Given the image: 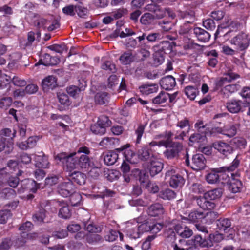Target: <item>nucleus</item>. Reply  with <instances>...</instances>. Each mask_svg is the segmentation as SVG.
I'll return each instance as SVG.
<instances>
[{"mask_svg":"<svg viewBox=\"0 0 250 250\" xmlns=\"http://www.w3.org/2000/svg\"><path fill=\"white\" fill-rule=\"evenodd\" d=\"M103 69L113 72L115 71V65L110 61H106L103 62L101 65Z\"/></svg>","mask_w":250,"mask_h":250,"instance_id":"61","label":"nucleus"},{"mask_svg":"<svg viewBox=\"0 0 250 250\" xmlns=\"http://www.w3.org/2000/svg\"><path fill=\"white\" fill-rule=\"evenodd\" d=\"M139 180L144 186L146 188H149L151 192L155 193L159 191L158 186L155 184H151L148 179V176H146L145 173L140 172Z\"/></svg>","mask_w":250,"mask_h":250,"instance_id":"20","label":"nucleus"},{"mask_svg":"<svg viewBox=\"0 0 250 250\" xmlns=\"http://www.w3.org/2000/svg\"><path fill=\"white\" fill-rule=\"evenodd\" d=\"M88 154H79L76 156L77 159V168L88 169L89 167L91 169L89 171V174L91 177H96L99 175V169L97 167H92L93 164L90 161L87 155Z\"/></svg>","mask_w":250,"mask_h":250,"instance_id":"4","label":"nucleus"},{"mask_svg":"<svg viewBox=\"0 0 250 250\" xmlns=\"http://www.w3.org/2000/svg\"><path fill=\"white\" fill-rule=\"evenodd\" d=\"M242 102L239 100H232L228 102L227 107L228 110L232 113H237L241 109Z\"/></svg>","mask_w":250,"mask_h":250,"instance_id":"28","label":"nucleus"},{"mask_svg":"<svg viewBox=\"0 0 250 250\" xmlns=\"http://www.w3.org/2000/svg\"><path fill=\"white\" fill-rule=\"evenodd\" d=\"M161 87L166 90L172 89L176 85L175 78L170 75L167 76L163 78L160 81Z\"/></svg>","mask_w":250,"mask_h":250,"instance_id":"21","label":"nucleus"},{"mask_svg":"<svg viewBox=\"0 0 250 250\" xmlns=\"http://www.w3.org/2000/svg\"><path fill=\"white\" fill-rule=\"evenodd\" d=\"M0 28L5 34L9 35L14 31L16 27L12 25L10 23H6L4 25L0 24Z\"/></svg>","mask_w":250,"mask_h":250,"instance_id":"58","label":"nucleus"},{"mask_svg":"<svg viewBox=\"0 0 250 250\" xmlns=\"http://www.w3.org/2000/svg\"><path fill=\"white\" fill-rule=\"evenodd\" d=\"M58 98L60 103L64 107H67L70 104L69 98L66 94L59 93Z\"/></svg>","mask_w":250,"mask_h":250,"instance_id":"53","label":"nucleus"},{"mask_svg":"<svg viewBox=\"0 0 250 250\" xmlns=\"http://www.w3.org/2000/svg\"><path fill=\"white\" fill-rule=\"evenodd\" d=\"M1 188L0 187V190ZM16 194L15 191L14 189L9 188H5L0 192V198L4 199H9L13 198Z\"/></svg>","mask_w":250,"mask_h":250,"instance_id":"45","label":"nucleus"},{"mask_svg":"<svg viewBox=\"0 0 250 250\" xmlns=\"http://www.w3.org/2000/svg\"><path fill=\"white\" fill-rule=\"evenodd\" d=\"M184 92L188 98L193 100L198 94L199 91L198 89L195 86H188L185 87Z\"/></svg>","mask_w":250,"mask_h":250,"instance_id":"41","label":"nucleus"},{"mask_svg":"<svg viewBox=\"0 0 250 250\" xmlns=\"http://www.w3.org/2000/svg\"><path fill=\"white\" fill-rule=\"evenodd\" d=\"M109 95L106 92L98 93L95 96L96 103L101 105L107 103Z\"/></svg>","mask_w":250,"mask_h":250,"instance_id":"40","label":"nucleus"},{"mask_svg":"<svg viewBox=\"0 0 250 250\" xmlns=\"http://www.w3.org/2000/svg\"><path fill=\"white\" fill-rule=\"evenodd\" d=\"M146 124L140 125L135 130V134L137 135V143H139L142 136L144 133Z\"/></svg>","mask_w":250,"mask_h":250,"instance_id":"62","label":"nucleus"},{"mask_svg":"<svg viewBox=\"0 0 250 250\" xmlns=\"http://www.w3.org/2000/svg\"><path fill=\"white\" fill-rule=\"evenodd\" d=\"M206 160L203 154H196L193 156L191 167L195 170L203 169L206 166Z\"/></svg>","mask_w":250,"mask_h":250,"instance_id":"11","label":"nucleus"},{"mask_svg":"<svg viewBox=\"0 0 250 250\" xmlns=\"http://www.w3.org/2000/svg\"><path fill=\"white\" fill-rule=\"evenodd\" d=\"M131 223H128L126 229V235L132 239H137L141 236V231L139 229V224L135 222L130 225Z\"/></svg>","mask_w":250,"mask_h":250,"instance_id":"18","label":"nucleus"},{"mask_svg":"<svg viewBox=\"0 0 250 250\" xmlns=\"http://www.w3.org/2000/svg\"><path fill=\"white\" fill-rule=\"evenodd\" d=\"M56 203L61 207L59 212V216L63 219H67L71 216V211L67 204L63 200L57 201Z\"/></svg>","mask_w":250,"mask_h":250,"instance_id":"19","label":"nucleus"},{"mask_svg":"<svg viewBox=\"0 0 250 250\" xmlns=\"http://www.w3.org/2000/svg\"><path fill=\"white\" fill-rule=\"evenodd\" d=\"M117 140L113 137L104 138L100 143V145L104 147H110L113 146Z\"/></svg>","mask_w":250,"mask_h":250,"instance_id":"48","label":"nucleus"},{"mask_svg":"<svg viewBox=\"0 0 250 250\" xmlns=\"http://www.w3.org/2000/svg\"><path fill=\"white\" fill-rule=\"evenodd\" d=\"M239 164V160H238V158L236 157L230 166L227 167H221L220 169H221L223 173H225L226 174V173H227V176L228 177H231L230 173H238V172H234L237 169Z\"/></svg>","mask_w":250,"mask_h":250,"instance_id":"25","label":"nucleus"},{"mask_svg":"<svg viewBox=\"0 0 250 250\" xmlns=\"http://www.w3.org/2000/svg\"><path fill=\"white\" fill-rule=\"evenodd\" d=\"M182 221L178 223L174 227L175 232L183 238H188L193 234L192 230L183 224Z\"/></svg>","mask_w":250,"mask_h":250,"instance_id":"13","label":"nucleus"},{"mask_svg":"<svg viewBox=\"0 0 250 250\" xmlns=\"http://www.w3.org/2000/svg\"><path fill=\"white\" fill-rule=\"evenodd\" d=\"M12 103V99L10 97H5L0 100V107L6 109L9 107Z\"/></svg>","mask_w":250,"mask_h":250,"instance_id":"64","label":"nucleus"},{"mask_svg":"<svg viewBox=\"0 0 250 250\" xmlns=\"http://www.w3.org/2000/svg\"><path fill=\"white\" fill-rule=\"evenodd\" d=\"M40 185L37 184L32 179H25L22 181L21 188L18 189L20 193L24 192L26 190H29L32 192L35 193L40 188Z\"/></svg>","mask_w":250,"mask_h":250,"instance_id":"9","label":"nucleus"},{"mask_svg":"<svg viewBox=\"0 0 250 250\" xmlns=\"http://www.w3.org/2000/svg\"><path fill=\"white\" fill-rule=\"evenodd\" d=\"M89 154L90 151L88 147L82 146L79 148L76 152L72 153L70 154L66 153H61L55 156V160L57 162H61L63 166L68 170L77 168V159L76 156L81 153Z\"/></svg>","mask_w":250,"mask_h":250,"instance_id":"2","label":"nucleus"},{"mask_svg":"<svg viewBox=\"0 0 250 250\" xmlns=\"http://www.w3.org/2000/svg\"><path fill=\"white\" fill-rule=\"evenodd\" d=\"M154 64L156 66L161 64L164 61V54L159 51H155L153 55Z\"/></svg>","mask_w":250,"mask_h":250,"instance_id":"55","label":"nucleus"},{"mask_svg":"<svg viewBox=\"0 0 250 250\" xmlns=\"http://www.w3.org/2000/svg\"><path fill=\"white\" fill-rule=\"evenodd\" d=\"M111 122L109 120L108 117L104 115L101 116L99 117L97 124L101 127V130L100 132L96 131L94 130L97 133H105V128L110 125Z\"/></svg>","mask_w":250,"mask_h":250,"instance_id":"33","label":"nucleus"},{"mask_svg":"<svg viewBox=\"0 0 250 250\" xmlns=\"http://www.w3.org/2000/svg\"><path fill=\"white\" fill-rule=\"evenodd\" d=\"M137 223H141L140 225H139V229L140 231H141V235L144 232H148L150 231L151 230L150 228L151 227L152 222H151V220L149 219H147L145 220L144 222L141 221V217L138 218V220L137 222Z\"/></svg>","mask_w":250,"mask_h":250,"instance_id":"36","label":"nucleus"},{"mask_svg":"<svg viewBox=\"0 0 250 250\" xmlns=\"http://www.w3.org/2000/svg\"><path fill=\"white\" fill-rule=\"evenodd\" d=\"M225 175L226 174L222 172L220 168H214L206 175V180L208 183L213 184L219 181L220 177L224 178Z\"/></svg>","mask_w":250,"mask_h":250,"instance_id":"10","label":"nucleus"},{"mask_svg":"<svg viewBox=\"0 0 250 250\" xmlns=\"http://www.w3.org/2000/svg\"><path fill=\"white\" fill-rule=\"evenodd\" d=\"M229 42L241 51L246 49L249 45V40L245 33H241L232 38Z\"/></svg>","mask_w":250,"mask_h":250,"instance_id":"7","label":"nucleus"},{"mask_svg":"<svg viewBox=\"0 0 250 250\" xmlns=\"http://www.w3.org/2000/svg\"><path fill=\"white\" fill-rule=\"evenodd\" d=\"M166 178L168 180L170 186L173 188L181 187L185 183L183 177L177 172L174 168H170L167 171Z\"/></svg>","mask_w":250,"mask_h":250,"instance_id":"5","label":"nucleus"},{"mask_svg":"<svg viewBox=\"0 0 250 250\" xmlns=\"http://www.w3.org/2000/svg\"><path fill=\"white\" fill-rule=\"evenodd\" d=\"M208 134V132L201 133H194L189 138L190 145L192 146L195 144H197L198 147L205 145L207 142L206 135Z\"/></svg>","mask_w":250,"mask_h":250,"instance_id":"16","label":"nucleus"},{"mask_svg":"<svg viewBox=\"0 0 250 250\" xmlns=\"http://www.w3.org/2000/svg\"><path fill=\"white\" fill-rule=\"evenodd\" d=\"M166 12L167 13L169 16L171 17L172 18H174V15L170 11L169 9L163 10L161 9L159 7L154 15V18L157 19L162 18L166 15Z\"/></svg>","mask_w":250,"mask_h":250,"instance_id":"49","label":"nucleus"},{"mask_svg":"<svg viewBox=\"0 0 250 250\" xmlns=\"http://www.w3.org/2000/svg\"><path fill=\"white\" fill-rule=\"evenodd\" d=\"M214 148L225 156L230 154L233 151L232 147L230 145L223 142H219L215 144Z\"/></svg>","mask_w":250,"mask_h":250,"instance_id":"23","label":"nucleus"},{"mask_svg":"<svg viewBox=\"0 0 250 250\" xmlns=\"http://www.w3.org/2000/svg\"><path fill=\"white\" fill-rule=\"evenodd\" d=\"M55 60V58H52L50 55L45 54L42 57L38 63L36 64L35 65L36 66L40 64L44 66L53 65L56 63Z\"/></svg>","mask_w":250,"mask_h":250,"instance_id":"34","label":"nucleus"},{"mask_svg":"<svg viewBox=\"0 0 250 250\" xmlns=\"http://www.w3.org/2000/svg\"><path fill=\"white\" fill-rule=\"evenodd\" d=\"M163 168V164L158 159L151 158L148 169L151 176H154L159 173Z\"/></svg>","mask_w":250,"mask_h":250,"instance_id":"17","label":"nucleus"},{"mask_svg":"<svg viewBox=\"0 0 250 250\" xmlns=\"http://www.w3.org/2000/svg\"><path fill=\"white\" fill-rule=\"evenodd\" d=\"M33 157L37 167L43 168L48 167L49 162L46 156L34 155Z\"/></svg>","mask_w":250,"mask_h":250,"instance_id":"30","label":"nucleus"},{"mask_svg":"<svg viewBox=\"0 0 250 250\" xmlns=\"http://www.w3.org/2000/svg\"><path fill=\"white\" fill-rule=\"evenodd\" d=\"M159 196L163 199L171 200L176 197L175 193L170 189H166L161 191Z\"/></svg>","mask_w":250,"mask_h":250,"instance_id":"44","label":"nucleus"},{"mask_svg":"<svg viewBox=\"0 0 250 250\" xmlns=\"http://www.w3.org/2000/svg\"><path fill=\"white\" fill-rule=\"evenodd\" d=\"M16 135V131L14 130L12 132L9 128H5L0 131V139L5 140L7 143L12 144V141Z\"/></svg>","mask_w":250,"mask_h":250,"instance_id":"32","label":"nucleus"},{"mask_svg":"<svg viewBox=\"0 0 250 250\" xmlns=\"http://www.w3.org/2000/svg\"><path fill=\"white\" fill-rule=\"evenodd\" d=\"M118 234H120V239H123V235L120 234L119 232L115 230H111L108 234L105 236V240L109 242H113L115 241L118 237Z\"/></svg>","mask_w":250,"mask_h":250,"instance_id":"54","label":"nucleus"},{"mask_svg":"<svg viewBox=\"0 0 250 250\" xmlns=\"http://www.w3.org/2000/svg\"><path fill=\"white\" fill-rule=\"evenodd\" d=\"M75 11L78 15L81 18H84L87 15L88 10L80 5L75 6Z\"/></svg>","mask_w":250,"mask_h":250,"instance_id":"60","label":"nucleus"},{"mask_svg":"<svg viewBox=\"0 0 250 250\" xmlns=\"http://www.w3.org/2000/svg\"><path fill=\"white\" fill-rule=\"evenodd\" d=\"M171 46L170 43L168 41H163L153 47L154 51H159L161 53L165 54L167 51H170Z\"/></svg>","mask_w":250,"mask_h":250,"instance_id":"35","label":"nucleus"},{"mask_svg":"<svg viewBox=\"0 0 250 250\" xmlns=\"http://www.w3.org/2000/svg\"><path fill=\"white\" fill-rule=\"evenodd\" d=\"M155 19L154 16L150 13H145L142 16L140 22L142 24L147 25L151 24Z\"/></svg>","mask_w":250,"mask_h":250,"instance_id":"46","label":"nucleus"},{"mask_svg":"<svg viewBox=\"0 0 250 250\" xmlns=\"http://www.w3.org/2000/svg\"><path fill=\"white\" fill-rule=\"evenodd\" d=\"M21 58V54L20 53L16 52L10 55L11 62L8 63V67L11 69L17 68L18 65L17 62Z\"/></svg>","mask_w":250,"mask_h":250,"instance_id":"43","label":"nucleus"},{"mask_svg":"<svg viewBox=\"0 0 250 250\" xmlns=\"http://www.w3.org/2000/svg\"><path fill=\"white\" fill-rule=\"evenodd\" d=\"M57 86V80L55 77L49 76L42 81V86L44 90L53 89Z\"/></svg>","mask_w":250,"mask_h":250,"instance_id":"29","label":"nucleus"},{"mask_svg":"<svg viewBox=\"0 0 250 250\" xmlns=\"http://www.w3.org/2000/svg\"><path fill=\"white\" fill-rule=\"evenodd\" d=\"M116 150L119 151V152L123 151L125 161L130 163H134L135 162L133 160V158L135 157V154L132 150L129 148V145L128 144L122 146L121 148L116 149Z\"/></svg>","mask_w":250,"mask_h":250,"instance_id":"22","label":"nucleus"},{"mask_svg":"<svg viewBox=\"0 0 250 250\" xmlns=\"http://www.w3.org/2000/svg\"><path fill=\"white\" fill-rule=\"evenodd\" d=\"M194 245L196 246L205 247L207 245V242L205 239L203 238L200 235H196L193 240Z\"/></svg>","mask_w":250,"mask_h":250,"instance_id":"63","label":"nucleus"},{"mask_svg":"<svg viewBox=\"0 0 250 250\" xmlns=\"http://www.w3.org/2000/svg\"><path fill=\"white\" fill-rule=\"evenodd\" d=\"M11 216L9 210H4L0 211V224H5Z\"/></svg>","mask_w":250,"mask_h":250,"instance_id":"59","label":"nucleus"},{"mask_svg":"<svg viewBox=\"0 0 250 250\" xmlns=\"http://www.w3.org/2000/svg\"><path fill=\"white\" fill-rule=\"evenodd\" d=\"M118 152L116 149L107 152L104 156V163L109 166L114 164L118 159Z\"/></svg>","mask_w":250,"mask_h":250,"instance_id":"26","label":"nucleus"},{"mask_svg":"<svg viewBox=\"0 0 250 250\" xmlns=\"http://www.w3.org/2000/svg\"><path fill=\"white\" fill-rule=\"evenodd\" d=\"M239 88L238 84H229L222 89V92L224 95L229 96L230 94L236 92Z\"/></svg>","mask_w":250,"mask_h":250,"instance_id":"42","label":"nucleus"},{"mask_svg":"<svg viewBox=\"0 0 250 250\" xmlns=\"http://www.w3.org/2000/svg\"><path fill=\"white\" fill-rule=\"evenodd\" d=\"M239 76L233 72H229L223 75V77L215 82V85L217 88L223 86L227 83L231 82L238 78Z\"/></svg>","mask_w":250,"mask_h":250,"instance_id":"15","label":"nucleus"},{"mask_svg":"<svg viewBox=\"0 0 250 250\" xmlns=\"http://www.w3.org/2000/svg\"><path fill=\"white\" fill-rule=\"evenodd\" d=\"M169 98V94L166 92L161 91L153 99L152 102L155 104H162L166 102Z\"/></svg>","mask_w":250,"mask_h":250,"instance_id":"39","label":"nucleus"},{"mask_svg":"<svg viewBox=\"0 0 250 250\" xmlns=\"http://www.w3.org/2000/svg\"><path fill=\"white\" fill-rule=\"evenodd\" d=\"M152 147V146H151L149 144V146L144 147L140 150L138 152L140 158L142 160H147L151 155L153 156V155L151 154L149 151V148Z\"/></svg>","mask_w":250,"mask_h":250,"instance_id":"50","label":"nucleus"},{"mask_svg":"<svg viewBox=\"0 0 250 250\" xmlns=\"http://www.w3.org/2000/svg\"><path fill=\"white\" fill-rule=\"evenodd\" d=\"M69 196L70 202L72 206H77L80 204L82 196L79 193L73 192Z\"/></svg>","mask_w":250,"mask_h":250,"instance_id":"47","label":"nucleus"},{"mask_svg":"<svg viewBox=\"0 0 250 250\" xmlns=\"http://www.w3.org/2000/svg\"><path fill=\"white\" fill-rule=\"evenodd\" d=\"M121 62L124 64L129 63L133 60V56L130 52L124 53L120 58Z\"/></svg>","mask_w":250,"mask_h":250,"instance_id":"57","label":"nucleus"},{"mask_svg":"<svg viewBox=\"0 0 250 250\" xmlns=\"http://www.w3.org/2000/svg\"><path fill=\"white\" fill-rule=\"evenodd\" d=\"M217 226L220 231L229 232L231 226L230 221L229 219H219L218 220Z\"/></svg>","mask_w":250,"mask_h":250,"instance_id":"37","label":"nucleus"},{"mask_svg":"<svg viewBox=\"0 0 250 250\" xmlns=\"http://www.w3.org/2000/svg\"><path fill=\"white\" fill-rule=\"evenodd\" d=\"M239 126L238 124L226 125L223 128H216L215 130L219 133L222 134L229 137H232L236 135Z\"/></svg>","mask_w":250,"mask_h":250,"instance_id":"14","label":"nucleus"},{"mask_svg":"<svg viewBox=\"0 0 250 250\" xmlns=\"http://www.w3.org/2000/svg\"><path fill=\"white\" fill-rule=\"evenodd\" d=\"M159 89V86L157 84H144L139 87L140 92L143 94L149 95L150 94L156 92Z\"/></svg>","mask_w":250,"mask_h":250,"instance_id":"31","label":"nucleus"},{"mask_svg":"<svg viewBox=\"0 0 250 250\" xmlns=\"http://www.w3.org/2000/svg\"><path fill=\"white\" fill-rule=\"evenodd\" d=\"M217 213L214 211H210L207 213L206 216L203 214L202 212L194 211L190 212L188 217H182V222H188L193 223L198 222L200 220L204 218H207V219L211 218V220H213L216 218Z\"/></svg>","mask_w":250,"mask_h":250,"instance_id":"6","label":"nucleus"},{"mask_svg":"<svg viewBox=\"0 0 250 250\" xmlns=\"http://www.w3.org/2000/svg\"><path fill=\"white\" fill-rule=\"evenodd\" d=\"M11 78L6 74H3L0 71V89L6 87L9 83Z\"/></svg>","mask_w":250,"mask_h":250,"instance_id":"51","label":"nucleus"},{"mask_svg":"<svg viewBox=\"0 0 250 250\" xmlns=\"http://www.w3.org/2000/svg\"><path fill=\"white\" fill-rule=\"evenodd\" d=\"M45 217V211L44 209H40V210L33 216V219L37 223H41L43 221Z\"/></svg>","mask_w":250,"mask_h":250,"instance_id":"52","label":"nucleus"},{"mask_svg":"<svg viewBox=\"0 0 250 250\" xmlns=\"http://www.w3.org/2000/svg\"><path fill=\"white\" fill-rule=\"evenodd\" d=\"M74 186L70 180L61 184L59 187L58 191L60 195L63 197H67L74 192Z\"/></svg>","mask_w":250,"mask_h":250,"instance_id":"12","label":"nucleus"},{"mask_svg":"<svg viewBox=\"0 0 250 250\" xmlns=\"http://www.w3.org/2000/svg\"><path fill=\"white\" fill-rule=\"evenodd\" d=\"M193 33L196 36L198 40L202 42H207L210 39L209 34L201 28H194L193 30Z\"/></svg>","mask_w":250,"mask_h":250,"instance_id":"24","label":"nucleus"},{"mask_svg":"<svg viewBox=\"0 0 250 250\" xmlns=\"http://www.w3.org/2000/svg\"><path fill=\"white\" fill-rule=\"evenodd\" d=\"M173 135V133L171 131H166L165 133L156 136V139H161V140L152 141L150 143V146H165L167 148L164 152L165 156L168 159H172L176 157L182 149V146L179 143H173L169 146Z\"/></svg>","mask_w":250,"mask_h":250,"instance_id":"1","label":"nucleus"},{"mask_svg":"<svg viewBox=\"0 0 250 250\" xmlns=\"http://www.w3.org/2000/svg\"><path fill=\"white\" fill-rule=\"evenodd\" d=\"M223 194V189L220 188L210 190L204 194L203 197L196 199L198 205L204 210H211L215 206V204L210 200H215L220 198Z\"/></svg>","mask_w":250,"mask_h":250,"instance_id":"3","label":"nucleus"},{"mask_svg":"<svg viewBox=\"0 0 250 250\" xmlns=\"http://www.w3.org/2000/svg\"><path fill=\"white\" fill-rule=\"evenodd\" d=\"M190 189L192 192L195 194H201L205 191L204 187L200 183L193 184Z\"/></svg>","mask_w":250,"mask_h":250,"instance_id":"56","label":"nucleus"},{"mask_svg":"<svg viewBox=\"0 0 250 250\" xmlns=\"http://www.w3.org/2000/svg\"><path fill=\"white\" fill-rule=\"evenodd\" d=\"M72 183H76L80 185L84 184L85 181V175L80 172H74L71 174Z\"/></svg>","mask_w":250,"mask_h":250,"instance_id":"38","label":"nucleus"},{"mask_svg":"<svg viewBox=\"0 0 250 250\" xmlns=\"http://www.w3.org/2000/svg\"><path fill=\"white\" fill-rule=\"evenodd\" d=\"M147 212L150 216H157L164 213V208L161 204L156 203L148 208Z\"/></svg>","mask_w":250,"mask_h":250,"instance_id":"27","label":"nucleus"},{"mask_svg":"<svg viewBox=\"0 0 250 250\" xmlns=\"http://www.w3.org/2000/svg\"><path fill=\"white\" fill-rule=\"evenodd\" d=\"M231 177H228L229 179L226 181L228 185L229 190L233 193H237L240 191L242 188V183L238 179V173H230Z\"/></svg>","mask_w":250,"mask_h":250,"instance_id":"8","label":"nucleus"}]
</instances>
